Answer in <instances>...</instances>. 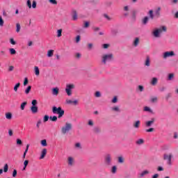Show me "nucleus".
Masks as SVG:
<instances>
[{
    "label": "nucleus",
    "mask_w": 178,
    "mask_h": 178,
    "mask_svg": "<svg viewBox=\"0 0 178 178\" xmlns=\"http://www.w3.org/2000/svg\"><path fill=\"white\" fill-rule=\"evenodd\" d=\"M136 17H137V12L133 11L132 15H131V20L132 22H136Z\"/></svg>",
    "instance_id": "393cba45"
},
{
    "label": "nucleus",
    "mask_w": 178,
    "mask_h": 178,
    "mask_svg": "<svg viewBox=\"0 0 178 178\" xmlns=\"http://www.w3.org/2000/svg\"><path fill=\"white\" fill-rule=\"evenodd\" d=\"M112 112H116L117 113H120L122 112V110H120V106H113L111 108Z\"/></svg>",
    "instance_id": "2eb2a0df"
},
{
    "label": "nucleus",
    "mask_w": 178,
    "mask_h": 178,
    "mask_svg": "<svg viewBox=\"0 0 178 178\" xmlns=\"http://www.w3.org/2000/svg\"><path fill=\"white\" fill-rule=\"evenodd\" d=\"M173 158V154H164L163 155V159L164 161H167L168 165L170 166L172 165V159Z\"/></svg>",
    "instance_id": "0eeeda50"
},
{
    "label": "nucleus",
    "mask_w": 178,
    "mask_h": 178,
    "mask_svg": "<svg viewBox=\"0 0 178 178\" xmlns=\"http://www.w3.org/2000/svg\"><path fill=\"white\" fill-rule=\"evenodd\" d=\"M27 165H29V160H25L24 162L23 170H26V168H27Z\"/></svg>",
    "instance_id": "3c124183"
},
{
    "label": "nucleus",
    "mask_w": 178,
    "mask_h": 178,
    "mask_svg": "<svg viewBox=\"0 0 178 178\" xmlns=\"http://www.w3.org/2000/svg\"><path fill=\"white\" fill-rule=\"evenodd\" d=\"M162 8L161 7H157L154 11V15L156 17H159L161 16V10Z\"/></svg>",
    "instance_id": "f3484780"
},
{
    "label": "nucleus",
    "mask_w": 178,
    "mask_h": 178,
    "mask_svg": "<svg viewBox=\"0 0 178 178\" xmlns=\"http://www.w3.org/2000/svg\"><path fill=\"white\" fill-rule=\"evenodd\" d=\"M53 95H58L59 94V88H54L52 89Z\"/></svg>",
    "instance_id": "c756f323"
},
{
    "label": "nucleus",
    "mask_w": 178,
    "mask_h": 178,
    "mask_svg": "<svg viewBox=\"0 0 178 178\" xmlns=\"http://www.w3.org/2000/svg\"><path fill=\"white\" fill-rule=\"evenodd\" d=\"M117 170H118V167H116V165H113L111 168V173H113V175H115L116 173Z\"/></svg>",
    "instance_id": "f704fd0d"
},
{
    "label": "nucleus",
    "mask_w": 178,
    "mask_h": 178,
    "mask_svg": "<svg viewBox=\"0 0 178 178\" xmlns=\"http://www.w3.org/2000/svg\"><path fill=\"white\" fill-rule=\"evenodd\" d=\"M166 31H168V28L165 26H161L159 28H155L152 31V35L154 38H161L162 33H166Z\"/></svg>",
    "instance_id": "f257e3e1"
},
{
    "label": "nucleus",
    "mask_w": 178,
    "mask_h": 178,
    "mask_svg": "<svg viewBox=\"0 0 178 178\" xmlns=\"http://www.w3.org/2000/svg\"><path fill=\"white\" fill-rule=\"evenodd\" d=\"M123 162H124V159H123V157H122V156H119L118 157V163H123Z\"/></svg>",
    "instance_id": "e2e57ef3"
},
{
    "label": "nucleus",
    "mask_w": 178,
    "mask_h": 178,
    "mask_svg": "<svg viewBox=\"0 0 178 178\" xmlns=\"http://www.w3.org/2000/svg\"><path fill=\"white\" fill-rule=\"evenodd\" d=\"M4 24H5V21H3L2 16H0V27H3Z\"/></svg>",
    "instance_id": "de8ad7c7"
},
{
    "label": "nucleus",
    "mask_w": 178,
    "mask_h": 178,
    "mask_svg": "<svg viewBox=\"0 0 178 178\" xmlns=\"http://www.w3.org/2000/svg\"><path fill=\"white\" fill-rule=\"evenodd\" d=\"M54 56V50L51 49L47 51V57L52 58Z\"/></svg>",
    "instance_id": "72a5a7b5"
},
{
    "label": "nucleus",
    "mask_w": 178,
    "mask_h": 178,
    "mask_svg": "<svg viewBox=\"0 0 178 178\" xmlns=\"http://www.w3.org/2000/svg\"><path fill=\"white\" fill-rule=\"evenodd\" d=\"M138 45H140V38L136 37L132 41V47L137 48Z\"/></svg>",
    "instance_id": "f8f14e48"
},
{
    "label": "nucleus",
    "mask_w": 178,
    "mask_h": 178,
    "mask_svg": "<svg viewBox=\"0 0 178 178\" xmlns=\"http://www.w3.org/2000/svg\"><path fill=\"white\" fill-rule=\"evenodd\" d=\"M6 118L8 119V120H10L12 119V113H6Z\"/></svg>",
    "instance_id": "e433bc0d"
},
{
    "label": "nucleus",
    "mask_w": 178,
    "mask_h": 178,
    "mask_svg": "<svg viewBox=\"0 0 178 178\" xmlns=\"http://www.w3.org/2000/svg\"><path fill=\"white\" fill-rule=\"evenodd\" d=\"M148 15L149 19H151L152 20H153L154 16V10H149L148 12Z\"/></svg>",
    "instance_id": "c85d7f7f"
},
{
    "label": "nucleus",
    "mask_w": 178,
    "mask_h": 178,
    "mask_svg": "<svg viewBox=\"0 0 178 178\" xmlns=\"http://www.w3.org/2000/svg\"><path fill=\"white\" fill-rule=\"evenodd\" d=\"M143 112H147V113H150V115H154V113H155L154 109L148 106H145L143 107Z\"/></svg>",
    "instance_id": "9b49d317"
},
{
    "label": "nucleus",
    "mask_w": 178,
    "mask_h": 178,
    "mask_svg": "<svg viewBox=\"0 0 178 178\" xmlns=\"http://www.w3.org/2000/svg\"><path fill=\"white\" fill-rule=\"evenodd\" d=\"M150 102H152V104H156V102H158V97H151Z\"/></svg>",
    "instance_id": "473e14b6"
},
{
    "label": "nucleus",
    "mask_w": 178,
    "mask_h": 178,
    "mask_svg": "<svg viewBox=\"0 0 178 178\" xmlns=\"http://www.w3.org/2000/svg\"><path fill=\"white\" fill-rule=\"evenodd\" d=\"M149 20V17H145L143 19H142V23L143 24L145 25L148 24V22Z\"/></svg>",
    "instance_id": "cd10ccee"
},
{
    "label": "nucleus",
    "mask_w": 178,
    "mask_h": 178,
    "mask_svg": "<svg viewBox=\"0 0 178 178\" xmlns=\"http://www.w3.org/2000/svg\"><path fill=\"white\" fill-rule=\"evenodd\" d=\"M47 156V149H42L39 159H44Z\"/></svg>",
    "instance_id": "a211bd4d"
},
{
    "label": "nucleus",
    "mask_w": 178,
    "mask_h": 178,
    "mask_svg": "<svg viewBox=\"0 0 178 178\" xmlns=\"http://www.w3.org/2000/svg\"><path fill=\"white\" fill-rule=\"evenodd\" d=\"M104 17H105V19L107 20H112V18H111V17H109L107 14H104Z\"/></svg>",
    "instance_id": "774afa93"
},
{
    "label": "nucleus",
    "mask_w": 178,
    "mask_h": 178,
    "mask_svg": "<svg viewBox=\"0 0 178 178\" xmlns=\"http://www.w3.org/2000/svg\"><path fill=\"white\" fill-rule=\"evenodd\" d=\"M150 172L148 170H144L139 174V177L143 178L144 176L149 175Z\"/></svg>",
    "instance_id": "4468645a"
},
{
    "label": "nucleus",
    "mask_w": 178,
    "mask_h": 178,
    "mask_svg": "<svg viewBox=\"0 0 178 178\" xmlns=\"http://www.w3.org/2000/svg\"><path fill=\"white\" fill-rule=\"evenodd\" d=\"M67 163L68 166H74L75 163L74 157L70 156L67 159Z\"/></svg>",
    "instance_id": "9d476101"
},
{
    "label": "nucleus",
    "mask_w": 178,
    "mask_h": 178,
    "mask_svg": "<svg viewBox=\"0 0 178 178\" xmlns=\"http://www.w3.org/2000/svg\"><path fill=\"white\" fill-rule=\"evenodd\" d=\"M8 136L9 137H13V130L12 129H8Z\"/></svg>",
    "instance_id": "6e6d98bb"
},
{
    "label": "nucleus",
    "mask_w": 178,
    "mask_h": 178,
    "mask_svg": "<svg viewBox=\"0 0 178 178\" xmlns=\"http://www.w3.org/2000/svg\"><path fill=\"white\" fill-rule=\"evenodd\" d=\"M30 147V145H26V149H25L24 152V154H23V158H26V155L29 151V147Z\"/></svg>",
    "instance_id": "49530a36"
},
{
    "label": "nucleus",
    "mask_w": 178,
    "mask_h": 178,
    "mask_svg": "<svg viewBox=\"0 0 178 178\" xmlns=\"http://www.w3.org/2000/svg\"><path fill=\"white\" fill-rule=\"evenodd\" d=\"M30 91H31V86H27V88L25 89L24 92L26 95H29V94H30Z\"/></svg>",
    "instance_id": "2f4dec72"
},
{
    "label": "nucleus",
    "mask_w": 178,
    "mask_h": 178,
    "mask_svg": "<svg viewBox=\"0 0 178 178\" xmlns=\"http://www.w3.org/2000/svg\"><path fill=\"white\" fill-rule=\"evenodd\" d=\"M88 124L90 126V127H94V121L92 120H88Z\"/></svg>",
    "instance_id": "79ce46f5"
},
{
    "label": "nucleus",
    "mask_w": 178,
    "mask_h": 178,
    "mask_svg": "<svg viewBox=\"0 0 178 178\" xmlns=\"http://www.w3.org/2000/svg\"><path fill=\"white\" fill-rule=\"evenodd\" d=\"M33 70L35 76H40V68L38 66H35Z\"/></svg>",
    "instance_id": "bb28decb"
},
{
    "label": "nucleus",
    "mask_w": 178,
    "mask_h": 178,
    "mask_svg": "<svg viewBox=\"0 0 178 178\" xmlns=\"http://www.w3.org/2000/svg\"><path fill=\"white\" fill-rule=\"evenodd\" d=\"M151 86H156L158 84V78L153 77L150 81Z\"/></svg>",
    "instance_id": "aec40b11"
},
{
    "label": "nucleus",
    "mask_w": 178,
    "mask_h": 178,
    "mask_svg": "<svg viewBox=\"0 0 178 178\" xmlns=\"http://www.w3.org/2000/svg\"><path fill=\"white\" fill-rule=\"evenodd\" d=\"M136 91H138V92H143V91H144V86L141 85L138 86Z\"/></svg>",
    "instance_id": "7c9ffc66"
},
{
    "label": "nucleus",
    "mask_w": 178,
    "mask_h": 178,
    "mask_svg": "<svg viewBox=\"0 0 178 178\" xmlns=\"http://www.w3.org/2000/svg\"><path fill=\"white\" fill-rule=\"evenodd\" d=\"M144 143H145V140L143 138H139L136 141V145H143Z\"/></svg>",
    "instance_id": "5701e85b"
},
{
    "label": "nucleus",
    "mask_w": 178,
    "mask_h": 178,
    "mask_svg": "<svg viewBox=\"0 0 178 178\" xmlns=\"http://www.w3.org/2000/svg\"><path fill=\"white\" fill-rule=\"evenodd\" d=\"M80 40H81V37L80 36V35H78L75 38V42H76V44H79V42H80Z\"/></svg>",
    "instance_id": "603ef678"
},
{
    "label": "nucleus",
    "mask_w": 178,
    "mask_h": 178,
    "mask_svg": "<svg viewBox=\"0 0 178 178\" xmlns=\"http://www.w3.org/2000/svg\"><path fill=\"white\" fill-rule=\"evenodd\" d=\"M48 120H49V115H45L43 117V122H44V123H47V122H48Z\"/></svg>",
    "instance_id": "ea45409f"
},
{
    "label": "nucleus",
    "mask_w": 178,
    "mask_h": 178,
    "mask_svg": "<svg viewBox=\"0 0 178 178\" xmlns=\"http://www.w3.org/2000/svg\"><path fill=\"white\" fill-rule=\"evenodd\" d=\"M41 123H42V121L41 120H38L36 123V127H38V129H40V127L41 126Z\"/></svg>",
    "instance_id": "4d7b16f0"
},
{
    "label": "nucleus",
    "mask_w": 178,
    "mask_h": 178,
    "mask_svg": "<svg viewBox=\"0 0 178 178\" xmlns=\"http://www.w3.org/2000/svg\"><path fill=\"white\" fill-rule=\"evenodd\" d=\"M87 47H88V51H91L92 49H94V43H91V42L88 43Z\"/></svg>",
    "instance_id": "c9c22d12"
},
{
    "label": "nucleus",
    "mask_w": 178,
    "mask_h": 178,
    "mask_svg": "<svg viewBox=\"0 0 178 178\" xmlns=\"http://www.w3.org/2000/svg\"><path fill=\"white\" fill-rule=\"evenodd\" d=\"M26 6L29 7V9H35L37 8V1L35 0H33L32 1V5H31V0H27L26 1Z\"/></svg>",
    "instance_id": "6e6552de"
},
{
    "label": "nucleus",
    "mask_w": 178,
    "mask_h": 178,
    "mask_svg": "<svg viewBox=\"0 0 178 178\" xmlns=\"http://www.w3.org/2000/svg\"><path fill=\"white\" fill-rule=\"evenodd\" d=\"M57 38H60V37H62V29H58L56 31Z\"/></svg>",
    "instance_id": "58836bf2"
},
{
    "label": "nucleus",
    "mask_w": 178,
    "mask_h": 178,
    "mask_svg": "<svg viewBox=\"0 0 178 178\" xmlns=\"http://www.w3.org/2000/svg\"><path fill=\"white\" fill-rule=\"evenodd\" d=\"M19 88H20V83H16L15 86H14L15 92H17V89H19Z\"/></svg>",
    "instance_id": "4c0bfd02"
},
{
    "label": "nucleus",
    "mask_w": 178,
    "mask_h": 178,
    "mask_svg": "<svg viewBox=\"0 0 178 178\" xmlns=\"http://www.w3.org/2000/svg\"><path fill=\"white\" fill-rule=\"evenodd\" d=\"M78 19V15H77V11H76V10H74L72 11V20H77Z\"/></svg>",
    "instance_id": "4be33fe9"
},
{
    "label": "nucleus",
    "mask_w": 178,
    "mask_h": 178,
    "mask_svg": "<svg viewBox=\"0 0 178 178\" xmlns=\"http://www.w3.org/2000/svg\"><path fill=\"white\" fill-rule=\"evenodd\" d=\"M76 88L74 83H67L65 87V92L68 97L73 95V90Z\"/></svg>",
    "instance_id": "7ed1b4c3"
},
{
    "label": "nucleus",
    "mask_w": 178,
    "mask_h": 178,
    "mask_svg": "<svg viewBox=\"0 0 178 178\" xmlns=\"http://www.w3.org/2000/svg\"><path fill=\"white\" fill-rule=\"evenodd\" d=\"M29 84V79L27 78H25L24 80V86H26Z\"/></svg>",
    "instance_id": "338daca9"
},
{
    "label": "nucleus",
    "mask_w": 178,
    "mask_h": 178,
    "mask_svg": "<svg viewBox=\"0 0 178 178\" xmlns=\"http://www.w3.org/2000/svg\"><path fill=\"white\" fill-rule=\"evenodd\" d=\"M150 65H151V60L149 59V57L147 56L145 61V66H147V67H149Z\"/></svg>",
    "instance_id": "b1692460"
},
{
    "label": "nucleus",
    "mask_w": 178,
    "mask_h": 178,
    "mask_svg": "<svg viewBox=\"0 0 178 178\" xmlns=\"http://www.w3.org/2000/svg\"><path fill=\"white\" fill-rule=\"evenodd\" d=\"M31 113L35 115V113H38V106H31Z\"/></svg>",
    "instance_id": "dca6fc26"
},
{
    "label": "nucleus",
    "mask_w": 178,
    "mask_h": 178,
    "mask_svg": "<svg viewBox=\"0 0 178 178\" xmlns=\"http://www.w3.org/2000/svg\"><path fill=\"white\" fill-rule=\"evenodd\" d=\"M95 97L96 98H101V97H102L101 92H99V91L95 92Z\"/></svg>",
    "instance_id": "a18cd8bd"
},
{
    "label": "nucleus",
    "mask_w": 178,
    "mask_h": 178,
    "mask_svg": "<svg viewBox=\"0 0 178 178\" xmlns=\"http://www.w3.org/2000/svg\"><path fill=\"white\" fill-rule=\"evenodd\" d=\"M73 129V124L70 122H66L61 128L62 134H67Z\"/></svg>",
    "instance_id": "20e7f679"
},
{
    "label": "nucleus",
    "mask_w": 178,
    "mask_h": 178,
    "mask_svg": "<svg viewBox=\"0 0 178 178\" xmlns=\"http://www.w3.org/2000/svg\"><path fill=\"white\" fill-rule=\"evenodd\" d=\"M65 102H66V104H67V105L73 104V100H72V99H66Z\"/></svg>",
    "instance_id": "69168bd1"
},
{
    "label": "nucleus",
    "mask_w": 178,
    "mask_h": 178,
    "mask_svg": "<svg viewBox=\"0 0 178 178\" xmlns=\"http://www.w3.org/2000/svg\"><path fill=\"white\" fill-rule=\"evenodd\" d=\"M175 79V74L173 73L168 74L167 80L172 81Z\"/></svg>",
    "instance_id": "a878e982"
},
{
    "label": "nucleus",
    "mask_w": 178,
    "mask_h": 178,
    "mask_svg": "<svg viewBox=\"0 0 178 178\" xmlns=\"http://www.w3.org/2000/svg\"><path fill=\"white\" fill-rule=\"evenodd\" d=\"M90 26V22H84V25H83V28L84 29H87V28H88Z\"/></svg>",
    "instance_id": "0e129e2a"
},
{
    "label": "nucleus",
    "mask_w": 178,
    "mask_h": 178,
    "mask_svg": "<svg viewBox=\"0 0 178 178\" xmlns=\"http://www.w3.org/2000/svg\"><path fill=\"white\" fill-rule=\"evenodd\" d=\"M94 131L96 134H98L101 133V129H99L98 127H95V128H94Z\"/></svg>",
    "instance_id": "5fc2aeb1"
},
{
    "label": "nucleus",
    "mask_w": 178,
    "mask_h": 178,
    "mask_svg": "<svg viewBox=\"0 0 178 178\" xmlns=\"http://www.w3.org/2000/svg\"><path fill=\"white\" fill-rule=\"evenodd\" d=\"M37 104H38L37 100H35V99L32 100V102H31L32 106H37Z\"/></svg>",
    "instance_id": "bf43d9fd"
},
{
    "label": "nucleus",
    "mask_w": 178,
    "mask_h": 178,
    "mask_svg": "<svg viewBox=\"0 0 178 178\" xmlns=\"http://www.w3.org/2000/svg\"><path fill=\"white\" fill-rule=\"evenodd\" d=\"M154 123H155V118H152L150 120L146 121L145 122V125L146 126V127H151V125Z\"/></svg>",
    "instance_id": "ddd939ff"
},
{
    "label": "nucleus",
    "mask_w": 178,
    "mask_h": 178,
    "mask_svg": "<svg viewBox=\"0 0 178 178\" xmlns=\"http://www.w3.org/2000/svg\"><path fill=\"white\" fill-rule=\"evenodd\" d=\"M140 124H141V122L140 120H136L133 123V127L134 129H140Z\"/></svg>",
    "instance_id": "6ab92c4d"
},
{
    "label": "nucleus",
    "mask_w": 178,
    "mask_h": 178,
    "mask_svg": "<svg viewBox=\"0 0 178 178\" xmlns=\"http://www.w3.org/2000/svg\"><path fill=\"white\" fill-rule=\"evenodd\" d=\"M9 51L11 55H16V50L15 49L11 48L9 49Z\"/></svg>",
    "instance_id": "864d4df0"
},
{
    "label": "nucleus",
    "mask_w": 178,
    "mask_h": 178,
    "mask_svg": "<svg viewBox=\"0 0 178 178\" xmlns=\"http://www.w3.org/2000/svg\"><path fill=\"white\" fill-rule=\"evenodd\" d=\"M109 47H111L110 44H102V48H103V49H108V48H109Z\"/></svg>",
    "instance_id": "c03bdc74"
},
{
    "label": "nucleus",
    "mask_w": 178,
    "mask_h": 178,
    "mask_svg": "<svg viewBox=\"0 0 178 178\" xmlns=\"http://www.w3.org/2000/svg\"><path fill=\"white\" fill-rule=\"evenodd\" d=\"M49 3L51 5H58V1L56 0H49Z\"/></svg>",
    "instance_id": "13d9d810"
},
{
    "label": "nucleus",
    "mask_w": 178,
    "mask_h": 178,
    "mask_svg": "<svg viewBox=\"0 0 178 178\" xmlns=\"http://www.w3.org/2000/svg\"><path fill=\"white\" fill-rule=\"evenodd\" d=\"M106 165H112V156L111 154H106L104 158Z\"/></svg>",
    "instance_id": "1a4fd4ad"
},
{
    "label": "nucleus",
    "mask_w": 178,
    "mask_h": 178,
    "mask_svg": "<svg viewBox=\"0 0 178 178\" xmlns=\"http://www.w3.org/2000/svg\"><path fill=\"white\" fill-rule=\"evenodd\" d=\"M40 144L42 147H47V145H48V144L47 143V140L45 139L42 140Z\"/></svg>",
    "instance_id": "a19ab883"
},
{
    "label": "nucleus",
    "mask_w": 178,
    "mask_h": 178,
    "mask_svg": "<svg viewBox=\"0 0 178 178\" xmlns=\"http://www.w3.org/2000/svg\"><path fill=\"white\" fill-rule=\"evenodd\" d=\"M52 112L54 114L58 115V119H60L65 115V110L62 109V107L57 108L56 106H54L52 108Z\"/></svg>",
    "instance_id": "39448f33"
},
{
    "label": "nucleus",
    "mask_w": 178,
    "mask_h": 178,
    "mask_svg": "<svg viewBox=\"0 0 178 178\" xmlns=\"http://www.w3.org/2000/svg\"><path fill=\"white\" fill-rule=\"evenodd\" d=\"M112 104H117L118 102V97L115 96L111 100Z\"/></svg>",
    "instance_id": "052dcab7"
},
{
    "label": "nucleus",
    "mask_w": 178,
    "mask_h": 178,
    "mask_svg": "<svg viewBox=\"0 0 178 178\" xmlns=\"http://www.w3.org/2000/svg\"><path fill=\"white\" fill-rule=\"evenodd\" d=\"M49 119H50V120H51V122H56V120H58V117H56V116H50L49 117Z\"/></svg>",
    "instance_id": "8fccbe9b"
},
{
    "label": "nucleus",
    "mask_w": 178,
    "mask_h": 178,
    "mask_svg": "<svg viewBox=\"0 0 178 178\" xmlns=\"http://www.w3.org/2000/svg\"><path fill=\"white\" fill-rule=\"evenodd\" d=\"M112 60H113V54L106 53L102 54L101 62L103 65H108V63H109V62H112Z\"/></svg>",
    "instance_id": "f03ea898"
},
{
    "label": "nucleus",
    "mask_w": 178,
    "mask_h": 178,
    "mask_svg": "<svg viewBox=\"0 0 178 178\" xmlns=\"http://www.w3.org/2000/svg\"><path fill=\"white\" fill-rule=\"evenodd\" d=\"M75 149H82L83 146H81V143H76L74 145Z\"/></svg>",
    "instance_id": "412c9836"
},
{
    "label": "nucleus",
    "mask_w": 178,
    "mask_h": 178,
    "mask_svg": "<svg viewBox=\"0 0 178 178\" xmlns=\"http://www.w3.org/2000/svg\"><path fill=\"white\" fill-rule=\"evenodd\" d=\"M26 105H27V103L26 102L21 104V106H20L21 111H24V108H26Z\"/></svg>",
    "instance_id": "37998d69"
},
{
    "label": "nucleus",
    "mask_w": 178,
    "mask_h": 178,
    "mask_svg": "<svg viewBox=\"0 0 178 178\" xmlns=\"http://www.w3.org/2000/svg\"><path fill=\"white\" fill-rule=\"evenodd\" d=\"M20 29H21L20 24L17 23L16 24V31L17 33H20Z\"/></svg>",
    "instance_id": "09e8293b"
},
{
    "label": "nucleus",
    "mask_w": 178,
    "mask_h": 178,
    "mask_svg": "<svg viewBox=\"0 0 178 178\" xmlns=\"http://www.w3.org/2000/svg\"><path fill=\"white\" fill-rule=\"evenodd\" d=\"M176 53L175 51H166L162 54L163 59H168V58H175Z\"/></svg>",
    "instance_id": "423d86ee"
},
{
    "label": "nucleus",
    "mask_w": 178,
    "mask_h": 178,
    "mask_svg": "<svg viewBox=\"0 0 178 178\" xmlns=\"http://www.w3.org/2000/svg\"><path fill=\"white\" fill-rule=\"evenodd\" d=\"M8 169H9V165H8V164H5L4 168H3V172L5 173H6V172H8Z\"/></svg>",
    "instance_id": "680f3d73"
}]
</instances>
